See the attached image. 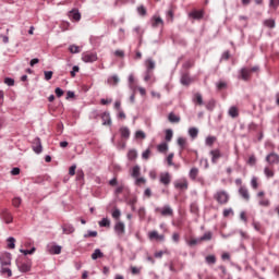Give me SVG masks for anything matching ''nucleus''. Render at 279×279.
Here are the masks:
<instances>
[{"label": "nucleus", "instance_id": "64", "mask_svg": "<svg viewBox=\"0 0 279 279\" xmlns=\"http://www.w3.org/2000/svg\"><path fill=\"white\" fill-rule=\"evenodd\" d=\"M138 215L141 217V219H145V215H146L145 207H141L138 209Z\"/></svg>", "mask_w": 279, "mask_h": 279}, {"label": "nucleus", "instance_id": "19", "mask_svg": "<svg viewBox=\"0 0 279 279\" xmlns=\"http://www.w3.org/2000/svg\"><path fill=\"white\" fill-rule=\"evenodd\" d=\"M180 116H177L173 112H170L168 116V121H170V123H180Z\"/></svg>", "mask_w": 279, "mask_h": 279}, {"label": "nucleus", "instance_id": "24", "mask_svg": "<svg viewBox=\"0 0 279 279\" xmlns=\"http://www.w3.org/2000/svg\"><path fill=\"white\" fill-rule=\"evenodd\" d=\"M0 262H1L2 267H7L8 265H11L10 255L0 257Z\"/></svg>", "mask_w": 279, "mask_h": 279}, {"label": "nucleus", "instance_id": "62", "mask_svg": "<svg viewBox=\"0 0 279 279\" xmlns=\"http://www.w3.org/2000/svg\"><path fill=\"white\" fill-rule=\"evenodd\" d=\"M4 84H7V86H14V81L13 78L7 77L4 78Z\"/></svg>", "mask_w": 279, "mask_h": 279}, {"label": "nucleus", "instance_id": "49", "mask_svg": "<svg viewBox=\"0 0 279 279\" xmlns=\"http://www.w3.org/2000/svg\"><path fill=\"white\" fill-rule=\"evenodd\" d=\"M158 25H165V22L160 17H155V22L153 23V27H158Z\"/></svg>", "mask_w": 279, "mask_h": 279}, {"label": "nucleus", "instance_id": "28", "mask_svg": "<svg viewBox=\"0 0 279 279\" xmlns=\"http://www.w3.org/2000/svg\"><path fill=\"white\" fill-rule=\"evenodd\" d=\"M70 16L71 19H73V21H81L82 19V14L80 13V11H75V10L70 12Z\"/></svg>", "mask_w": 279, "mask_h": 279}, {"label": "nucleus", "instance_id": "18", "mask_svg": "<svg viewBox=\"0 0 279 279\" xmlns=\"http://www.w3.org/2000/svg\"><path fill=\"white\" fill-rule=\"evenodd\" d=\"M189 16L199 21V19H204V11H193L189 14Z\"/></svg>", "mask_w": 279, "mask_h": 279}, {"label": "nucleus", "instance_id": "34", "mask_svg": "<svg viewBox=\"0 0 279 279\" xmlns=\"http://www.w3.org/2000/svg\"><path fill=\"white\" fill-rule=\"evenodd\" d=\"M100 228H110V219L108 218H102L99 222H98Z\"/></svg>", "mask_w": 279, "mask_h": 279}, {"label": "nucleus", "instance_id": "4", "mask_svg": "<svg viewBox=\"0 0 279 279\" xmlns=\"http://www.w3.org/2000/svg\"><path fill=\"white\" fill-rule=\"evenodd\" d=\"M32 148L35 154H43V142L40 137H35L32 143Z\"/></svg>", "mask_w": 279, "mask_h": 279}, {"label": "nucleus", "instance_id": "10", "mask_svg": "<svg viewBox=\"0 0 279 279\" xmlns=\"http://www.w3.org/2000/svg\"><path fill=\"white\" fill-rule=\"evenodd\" d=\"M180 82H181L182 86H191V84H193V78H191L189 73H183L181 75Z\"/></svg>", "mask_w": 279, "mask_h": 279}, {"label": "nucleus", "instance_id": "35", "mask_svg": "<svg viewBox=\"0 0 279 279\" xmlns=\"http://www.w3.org/2000/svg\"><path fill=\"white\" fill-rule=\"evenodd\" d=\"M189 134L191 138H197V134H199V130H197V128H190Z\"/></svg>", "mask_w": 279, "mask_h": 279}, {"label": "nucleus", "instance_id": "5", "mask_svg": "<svg viewBox=\"0 0 279 279\" xmlns=\"http://www.w3.org/2000/svg\"><path fill=\"white\" fill-rule=\"evenodd\" d=\"M209 156H211L213 165H217L219 158H221V156L223 155L221 154V150L219 148H216L209 151Z\"/></svg>", "mask_w": 279, "mask_h": 279}, {"label": "nucleus", "instance_id": "47", "mask_svg": "<svg viewBox=\"0 0 279 279\" xmlns=\"http://www.w3.org/2000/svg\"><path fill=\"white\" fill-rule=\"evenodd\" d=\"M97 234V231H87V233L84 234V239L95 238Z\"/></svg>", "mask_w": 279, "mask_h": 279}, {"label": "nucleus", "instance_id": "22", "mask_svg": "<svg viewBox=\"0 0 279 279\" xmlns=\"http://www.w3.org/2000/svg\"><path fill=\"white\" fill-rule=\"evenodd\" d=\"M228 114L232 119H236V117H239V109L236 107H230Z\"/></svg>", "mask_w": 279, "mask_h": 279}, {"label": "nucleus", "instance_id": "9", "mask_svg": "<svg viewBox=\"0 0 279 279\" xmlns=\"http://www.w3.org/2000/svg\"><path fill=\"white\" fill-rule=\"evenodd\" d=\"M266 162L268 165H278L279 162V156L276 153H270L269 155L266 156Z\"/></svg>", "mask_w": 279, "mask_h": 279}, {"label": "nucleus", "instance_id": "25", "mask_svg": "<svg viewBox=\"0 0 279 279\" xmlns=\"http://www.w3.org/2000/svg\"><path fill=\"white\" fill-rule=\"evenodd\" d=\"M197 175H199V169L197 168H192L190 170L189 177L191 178V180H196Z\"/></svg>", "mask_w": 279, "mask_h": 279}, {"label": "nucleus", "instance_id": "44", "mask_svg": "<svg viewBox=\"0 0 279 279\" xmlns=\"http://www.w3.org/2000/svg\"><path fill=\"white\" fill-rule=\"evenodd\" d=\"M197 243H202V240H199V238L190 240L187 242V245H190V247H193V246L197 245Z\"/></svg>", "mask_w": 279, "mask_h": 279}, {"label": "nucleus", "instance_id": "37", "mask_svg": "<svg viewBox=\"0 0 279 279\" xmlns=\"http://www.w3.org/2000/svg\"><path fill=\"white\" fill-rule=\"evenodd\" d=\"M131 175L132 178H138V175H141V167H133Z\"/></svg>", "mask_w": 279, "mask_h": 279}, {"label": "nucleus", "instance_id": "36", "mask_svg": "<svg viewBox=\"0 0 279 279\" xmlns=\"http://www.w3.org/2000/svg\"><path fill=\"white\" fill-rule=\"evenodd\" d=\"M213 239V232L208 231L205 232L199 241H210Z\"/></svg>", "mask_w": 279, "mask_h": 279}, {"label": "nucleus", "instance_id": "8", "mask_svg": "<svg viewBox=\"0 0 279 279\" xmlns=\"http://www.w3.org/2000/svg\"><path fill=\"white\" fill-rule=\"evenodd\" d=\"M159 182L165 186H169V184H171V174H169V172H162L160 174Z\"/></svg>", "mask_w": 279, "mask_h": 279}, {"label": "nucleus", "instance_id": "39", "mask_svg": "<svg viewBox=\"0 0 279 279\" xmlns=\"http://www.w3.org/2000/svg\"><path fill=\"white\" fill-rule=\"evenodd\" d=\"M69 51H70V53H80L82 51V49L76 45H71L69 47Z\"/></svg>", "mask_w": 279, "mask_h": 279}, {"label": "nucleus", "instance_id": "2", "mask_svg": "<svg viewBox=\"0 0 279 279\" xmlns=\"http://www.w3.org/2000/svg\"><path fill=\"white\" fill-rule=\"evenodd\" d=\"M155 213H160L162 217H173V208L170 205H165L162 208L157 207Z\"/></svg>", "mask_w": 279, "mask_h": 279}, {"label": "nucleus", "instance_id": "57", "mask_svg": "<svg viewBox=\"0 0 279 279\" xmlns=\"http://www.w3.org/2000/svg\"><path fill=\"white\" fill-rule=\"evenodd\" d=\"M167 162H168L169 167H173V153L168 155Z\"/></svg>", "mask_w": 279, "mask_h": 279}, {"label": "nucleus", "instance_id": "58", "mask_svg": "<svg viewBox=\"0 0 279 279\" xmlns=\"http://www.w3.org/2000/svg\"><path fill=\"white\" fill-rule=\"evenodd\" d=\"M135 136H136L137 138H146V137H147V135H146L145 132H143V131H136V132H135Z\"/></svg>", "mask_w": 279, "mask_h": 279}, {"label": "nucleus", "instance_id": "29", "mask_svg": "<svg viewBox=\"0 0 279 279\" xmlns=\"http://www.w3.org/2000/svg\"><path fill=\"white\" fill-rule=\"evenodd\" d=\"M216 141H217L216 136H207L205 140V144L207 145V147H213Z\"/></svg>", "mask_w": 279, "mask_h": 279}, {"label": "nucleus", "instance_id": "11", "mask_svg": "<svg viewBox=\"0 0 279 279\" xmlns=\"http://www.w3.org/2000/svg\"><path fill=\"white\" fill-rule=\"evenodd\" d=\"M252 75V71H250L247 68H242L240 71V77L244 82H247L250 80V76Z\"/></svg>", "mask_w": 279, "mask_h": 279}, {"label": "nucleus", "instance_id": "43", "mask_svg": "<svg viewBox=\"0 0 279 279\" xmlns=\"http://www.w3.org/2000/svg\"><path fill=\"white\" fill-rule=\"evenodd\" d=\"M279 7V0H269V8H272L274 10H278Z\"/></svg>", "mask_w": 279, "mask_h": 279}, {"label": "nucleus", "instance_id": "32", "mask_svg": "<svg viewBox=\"0 0 279 279\" xmlns=\"http://www.w3.org/2000/svg\"><path fill=\"white\" fill-rule=\"evenodd\" d=\"M157 149L160 154H165V151L169 150V145L167 143H161L157 146Z\"/></svg>", "mask_w": 279, "mask_h": 279}, {"label": "nucleus", "instance_id": "1", "mask_svg": "<svg viewBox=\"0 0 279 279\" xmlns=\"http://www.w3.org/2000/svg\"><path fill=\"white\" fill-rule=\"evenodd\" d=\"M214 199L218 202L221 206H226L230 202V194L226 190H219L214 194Z\"/></svg>", "mask_w": 279, "mask_h": 279}, {"label": "nucleus", "instance_id": "51", "mask_svg": "<svg viewBox=\"0 0 279 279\" xmlns=\"http://www.w3.org/2000/svg\"><path fill=\"white\" fill-rule=\"evenodd\" d=\"M147 182V180L145 179V178H143V177H141V178H135V184L137 185V186H140V184H145Z\"/></svg>", "mask_w": 279, "mask_h": 279}, {"label": "nucleus", "instance_id": "56", "mask_svg": "<svg viewBox=\"0 0 279 279\" xmlns=\"http://www.w3.org/2000/svg\"><path fill=\"white\" fill-rule=\"evenodd\" d=\"M112 217H113V219H119L120 217H121V210H119V209H114L113 211H112Z\"/></svg>", "mask_w": 279, "mask_h": 279}, {"label": "nucleus", "instance_id": "13", "mask_svg": "<svg viewBox=\"0 0 279 279\" xmlns=\"http://www.w3.org/2000/svg\"><path fill=\"white\" fill-rule=\"evenodd\" d=\"M48 252L49 254H62V246L57 244L48 245Z\"/></svg>", "mask_w": 279, "mask_h": 279}, {"label": "nucleus", "instance_id": "21", "mask_svg": "<svg viewBox=\"0 0 279 279\" xmlns=\"http://www.w3.org/2000/svg\"><path fill=\"white\" fill-rule=\"evenodd\" d=\"M120 134L122 138H130V129L128 126L120 128Z\"/></svg>", "mask_w": 279, "mask_h": 279}, {"label": "nucleus", "instance_id": "60", "mask_svg": "<svg viewBox=\"0 0 279 279\" xmlns=\"http://www.w3.org/2000/svg\"><path fill=\"white\" fill-rule=\"evenodd\" d=\"M75 169H77V165H72L69 169V175H75Z\"/></svg>", "mask_w": 279, "mask_h": 279}, {"label": "nucleus", "instance_id": "42", "mask_svg": "<svg viewBox=\"0 0 279 279\" xmlns=\"http://www.w3.org/2000/svg\"><path fill=\"white\" fill-rule=\"evenodd\" d=\"M251 186H252V189H254L255 191H256V189H258V178L252 177V179H251Z\"/></svg>", "mask_w": 279, "mask_h": 279}, {"label": "nucleus", "instance_id": "12", "mask_svg": "<svg viewBox=\"0 0 279 279\" xmlns=\"http://www.w3.org/2000/svg\"><path fill=\"white\" fill-rule=\"evenodd\" d=\"M239 195H241L242 199H245V202H250V191L247 190V187L240 186Z\"/></svg>", "mask_w": 279, "mask_h": 279}, {"label": "nucleus", "instance_id": "63", "mask_svg": "<svg viewBox=\"0 0 279 279\" xmlns=\"http://www.w3.org/2000/svg\"><path fill=\"white\" fill-rule=\"evenodd\" d=\"M151 80V72L145 71L144 73V82H149Z\"/></svg>", "mask_w": 279, "mask_h": 279}, {"label": "nucleus", "instance_id": "7", "mask_svg": "<svg viewBox=\"0 0 279 279\" xmlns=\"http://www.w3.org/2000/svg\"><path fill=\"white\" fill-rule=\"evenodd\" d=\"M114 232L118 236H123L125 234V223L119 221L114 225Z\"/></svg>", "mask_w": 279, "mask_h": 279}, {"label": "nucleus", "instance_id": "17", "mask_svg": "<svg viewBox=\"0 0 279 279\" xmlns=\"http://www.w3.org/2000/svg\"><path fill=\"white\" fill-rule=\"evenodd\" d=\"M102 125H112V119L109 112H104L101 116Z\"/></svg>", "mask_w": 279, "mask_h": 279}, {"label": "nucleus", "instance_id": "15", "mask_svg": "<svg viewBox=\"0 0 279 279\" xmlns=\"http://www.w3.org/2000/svg\"><path fill=\"white\" fill-rule=\"evenodd\" d=\"M17 267L22 274H27V271L32 270V264H27V263H20L17 264Z\"/></svg>", "mask_w": 279, "mask_h": 279}, {"label": "nucleus", "instance_id": "52", "mask_svg": "<svg viewBox=\"0 0 279 279\" xmlns=\"http://www.w3.org/2000/svg\"><path fill=\"white\" fill-rule=\"evenodd\" d=\"M158 231H151L148 233V239H150V241H154V239H158Z\"/></svg>", "mask_w": 279, "mask_h": 279}, {"label": "nucleus", "instance_id": "31", "mask_svg": "<svg viewBox=\"0 0 279 279\" xmlns=\"http://www.w3.org/2000/svg\"><path fill=\"white\" fill-rule=\"evenodd\" d=\"M264 25L266 27H269L270 29H274V27H276V20H272V19L265 20Z\"/></svg>", "mask_w": 279, "mask_h": 279}, {"label": "nucleus", "instance_id": "20", "mask_svg": "<svg viewBox=\"0 0 279 279\" xmlns=\"http://www.w3.org/2000/svg\"><path fill=\"white\" fill-rule=\"evenodd\" d=\"M97 258H104V252L100 248H96L92 254V260H97Z\"/></svg>", "mask_w": 279, "mask_h": 279}, {"label": "nucleus", "instance_id": "61", "mask_svg": "<svg viewBox=\"0 0 279 279\" xmlns=\"http://www.w3.org/2000/svg\"><path fill=\"white\" fill-rule=\"evenodd\" d=\"M248 165H251V167H254V165H256V156L252 155L248 158Z\"/></svg>", "mask_w": 279, "mask_h": 279}, {"label": "nucleus", "instance_id": "38", "mask_svg": "<svg viewBox=\"0 0 279 279\" xmlns=\"http://www.w3.org/2000/svg\"><path fill=\"white\" fill-rule=\"evenodd\" d=\"M3 219L5 223H12V220H13L12 214H10L9 211H4Z\"/></svg>", "mask_w": 279, "mask_h": 279}, {"label": "nucleus", "instance_id": "55", "mask_svg": "<svg viewBox=\"0 0 279 279\" xmlns=\"http://www.w3.org/2000/svg\"><path fill=\"white\" fill-rule=\"evenodd\" d=\"M21 197H15L13 198L12 204L15 206V208H19L21 206Z\"/></svg>", "mask_w": 279, "mask_h": 279}, {"label": "nucleus", "instance_id": "27", "mask_svg": "<svg viewBox=\"0 0 279 279\" xmlns=\"http://www.w3.org/2000/svg\"><path fill=\"white\" fill-rule=\"evenodd\" d=\"M136 158H138V153L136 151V149L129 150L128 159L129 160H136Z\"/></svg>", "mask_w": 279, "mask_h": 279}, {"label": "nucleus", "instance_id": "45", "mask_svg": "<svg viewBox=\"0 0 279 279\" xmlns=\"http://www.w3.org/2000/svg\"><path fill=\"white\" fill-rule=\"evenodd\" d=\"M264 173H265L266 178H274V171L271 169H269V167H266L264 169Z\"/></svg>", "mask_w": 279, "mask_h": 279}, {"label": "nucleus", "instance_id": "54", "mask_svg": "<svg viewBox=\"0 0 279 279\" xmlns=\"http://www.w3.org/2000/svg\"><path fill=\"white\" fill-rule=\"evenodd\" d=\"M131 272L133 276H137L138 274H141V268L136 266H131Z\"/></svg>", "mask_w": 279, "mask_h": 279}, {"label": "nucleus", "instance_id": "40", "mask_svg": "<svg viewBox=\"0 0 279 279\" xmlns=\"http://www.w3.org/2000/svg\"><path fill=\"white\" fill-rule=\"evenodd\" d=\"M171 138H173V130L168 129V130H166V141H167V143H171Z\"/></svg>", "mask_w": 279, "mask_h": 279}, {"label": "nucleus", "instance_id": "26", "mask_svg": "<svg viewBox=\"0 0 279 279\" xmlns=\"http://www.w3.org/2000/svg\"><path fill=\"white\" fill-rule=\"evenodd\" d=\"M205 262L207 265H215V263H217V257L215 255H207Z\"/></svg>", "mask_w": 279, "mask_h": 279}, {"label": "nucleus", "instance_id": "6", "mask_svg": "<svg viewBox=\"0 0 279 279\" xmlns=\"http://www.w3.org/2000/svg\"><path fill=\"white\" fill-rule=\"evenodd\" d=\"M174 187L179 191H186L189 189V181L186 179H182L174 182Z\"/></svg>", "mask_w": 279, "mask_h": 279}, {"label": "nucleus", "instance_id": "30", "mask_svg": "<svg viewBox=\"0 0 279 279\" xmlns=\"http://www.w3.org/2000/svg\"><path fill=\"white\" fill-rule=\"evenodd\" d=\"M258 204L264 208H269V206H271V201H269V198H260Z\"/></svg>", "mask_w": 279, "mask_h": 279}, {"label": "nucleus", "instance_id": "50", "mask_svg": "<svg viewBox=\"0 0 279 279\" xmlns=\"http://www.w3.org/2000/svg\"><path fill=\"white\" fill-rule=\"evenodd\" d=\"M44 75H45L46 82H49V80H51V77H53V72L52 71H45Z\"/></svg>", "mask_w": 279, "mask_h": 279}, {"label": "nucleus", "instance_id": "48", "mask_svg": "<svg viewBox=\"0 0 279 279\" xmlns=\"http://www.w3.org/2000/svg\"><path fill=\"white\" fill-rule=\"evenodd\" d=\"M20 252L24 254V256H27L28 254H34V252H36V247H32L31 250H20Z\"/></svg>", "mask_w": 279, "mask_h": 279}, {"label": "nucleus", "instance_id": "41", "mask_svg": "<svg viewBox=\"0 0 279 279\" xmlns=\"http://www.w3.org/2000/svg\"><path fill=\"white\" fill-rule=\"evenodd\" d=\"M179 147H181V149H184V147H186V138L184 137H179L177 141Z\"/></svg>", "mask_w": 279, "mask_h": 279}, {"label": "nucleus", "instance_id": "59", "mask_svg": "<svg viewBox=\"0 0 279 279\" xmlns=\"http://www.w3.org/2000/svg\"><path fill=\"white\" fill-rule=\"evenodd\" d=\"M70 73H71V77H75V73H80V66L74 65Z\"/></svg>", "mask_w": 279, "mask_h": 279}, {"label": "nucleus", "instance_id": "3", "mask_svg": "<svg viewBox=\"0 0 279 279\" xmlns=\"http://www.w3.org/2000/svg\"><path fill=\"white\" fill-rule=\"evenodd\" d=\"M82 60H83V62H86V63L97 62V52H90V51L83 52Z\"/></svg>", "mask_w": 279, "mask_h": 279}, {"label": "nucleus", "instance_id": "53", "mask_svg": "<svg viewBox=\"0 0 279 279\" xmlns=\"http://www.w3.org/2000/svg\"><path fill=\"white\" fill-rule=\"evenodd\" d=\"M151 154V150L149 148H147L143 154H142V158L144 160H149V155Z\"/></svg>", "mask_w": 279, "mask_h": 279}, {"label": "nucleus", "instance_id": "33", "mask_svg": "<svg viewBox=\"0 0 279 279\" xmlns=\"http://www.w3.org/2000/svg\"><path fill=\"white\" fill-rule=\"evenodd\" d=\"M7 241L9 250H14V247H16V239H14L13 236L8 238Z\"/></svg>", "mask_w": 279, "mask_h": 279}, {"label": "nucleus", "instance_id": "46", "mask_svg": "<svg viewBox=\"0 0 279 279\" xmlns=\"http://www.w3.org/2000/svg\"><path fill=\"white\" fill-rule=\"evenodd\" d=\"M137 12L140 14V16H145L147 14V9H145V7L141 5L137 7Z\"/></svg>", "mask_w": 279, "mask_h": 279}, {"label": "nucleus", "instance_id": "14", "mask_svg": "<svg viewBox=\"0 0 279 279\" xmlns=\"http://www.w3.org/2000/svg\"><path fill=\"white\" fill-rule=\"evenodd\" d=\"M145 66H146V72H150L154 71V69H156V61H154V59L148 58L145 61Z\"/></svg>", "mask_w": 279, "mask_h": 279}, {"label": "nucleus", "instance_id": "16", "mask_svg": "<svg viewBox=\"0 0 279 279\" xmlns=\"http://www.w3.org/2000/svg\"><path fill=\"white\" fill-rule=\"evenodd\" d=\"M63 234H73L75 232V227L71 223H65L62 226Z\"/></svg>", "mask_w": 279, "mask_h": 279}, {"label": "nucleus", "instance_id": "23", "mask_svg": "<svg viewBox=\"0 0 279 279\" xmlns=\"http://www.w3.org/2000/svg\"><path fill=\"white\" fill-rule=\"evenodd\" d=\"M108 84H111L112 86H117V84H119L120 80H119V75L114 74L111 77H109L107 80Z\"/></svg>", "mask_w": 279, "mask_h": 279}]
</instances>
